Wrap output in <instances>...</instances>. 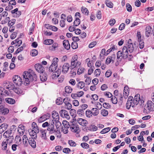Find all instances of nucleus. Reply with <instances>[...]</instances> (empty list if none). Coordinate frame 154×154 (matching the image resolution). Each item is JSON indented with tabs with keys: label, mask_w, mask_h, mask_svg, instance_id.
I'll list each match as a JSON object with an SVG mask.
<instances>
[{
	"label": "nucleus",
	"mask_w": 154,
	"mask_h": 154,
	"mask_svg": "<svg viewBox=\"0 0 154 154\" xmlns=\"http://www.w3.org/2000/svg\"><path fill=\"white\" fill-rule=\"evenodd\" d=\"M105 4L109 8H112L113 7V4L112 2L109 0H106L105 1Z\"/></svg>",
	"instance_id": "nucleus-43"
},
{
	"label": "nucleus",
	"mask_w": 154,
	"mask_h": 154,
	"mask_svg": "<svg viewBox=\"0 0 154 154\" xmlns=\"http://www.w3.org/2000/svg\"><path fill=\"white\" fill-rule=\"evenodd\" d=\"M0 94L2 96H6L9 95L8 91L5 90L4 88L0 87Z\"/></svg>",
	"instance_id": "nucleus-17"
},
{
	"label": "nucleus",
	"mask_w": 154,
	"mask_h": 154,
	"mask_svg": "<svg viewBox=\"0 0 154 154\" xmlns=\"http://www.w3.org/2000/svg\"><path fill=\"white\" fill-rule=\"evenodd\" d=\"M52 117L54 121H57L58 120H59V114L55 111H53L52 113Z\"/></svg>",
	"instance_id": "nucleus-12"
},
{
	"label": "nucleus",
	"mask_w": 154,
	"mask_h": 154,
	"mask_svg": "<svg viewBox=\"0 0 154 154\" xmlns=\"http://www.w3.org/2000/svg\"><path fill=\"white\" fill-rule=\"evenodd\" d=\"M47 130L51 134L53 133L55 131V130L54 129V125L53 124L49 125L47 128Z\"/></svg>",
	"instance_id": "nucleus-22"
},
{
	"label": "nucleus",
	"mask_w": 154,
	"mask_h": 154,
	"mask_svg": "<svg viewBox=\"0 0 154 154\" xmlns=\"http://www.w3.org/2000/svg\"><path fill=\"white\" fill-rule=\"evenodd\" d=\"M129 88L127 86H125L124 89V97L125 98H127L129 94Z\"/></svg>",
	"instance_id": "nucleus-20"
},
{
	"label": "nucleus",
	"mask_w": 154,
	"mask_h": 154,
	"mask_svg": "<svg viewBox=\"0 0 154 154\" xmlns=\"http://www.w3.org/2000/svg\"><path fill=\"white\" fill-rule=\"evenodd\" d=\"M8 143L4 140L2 143V150H6L7 149V146Z\"/></svg>",
	"instance_id": "nucleus-32"
},
{
	"label": "nucleus",
	"mask_w": 154,
	"mask_h": 154,
	"mask_svg": "<svg viewBox=\"0 0 154 154\" xmlns=\"http://www.w3.org/2000/svg\"><path fill=\"white\" fill-rule=\"evenodd\" d=\"M0 107L1 108H0V110H1V112L2 114L5 115L8 113L9 111L7 108L3 107L2 105Z\"/></svg>",
	"instance_id": "nucleus-33"
},
{
	"label": "nucleus",
	"mask_w": 154,
	"mask_h": 154,
	"mask_svg": "<svg viewBox=\"0 0 154 154\" xmlns=\"http://www.w3.org/2000/svg\"><path fill=\"white\" fill-rule=\"evenodd\" d=\"M116 59V55L115 54L112 55L111 56L108 57L106 61V63L107 64H109L110 63L112 62L113 63Z\"/></svg>",
	"instance_id": "nucleus-8"
},
{
	"label": "nucleus",
	"mask_w": 154,
	"mask_h": 154,
	"mask_svg": "<svg viewBox=\"0 0 154 154\" xmlns=\"http://www.w3.org/2000/svg\"><path fill=\"white\" fill-rule=\"evenodd\" d=\"M58 46V44L57 43H54L52 46H50L49 48L50 50L54 51L55 50V49Z\"/></svg>",
	"instance_id": "nucleus-40"
},
{
	"label": "nucleus",
	"mask_w": 154,
	"mask_h": 154,
	"mask_svg": "<svg viewBox=\"0 0 154 154\" xmlns=\"http://www.w3.org/2000/svg\"><path fill=\"white\" fill-rule=\"evenodd\" d=\"M40 133H41V136L42 139L46 140L47 139L46 136L47 131L46 130L42 129L40 130Z\"/></svg>",
	"instance_id": "nucleus-18"
},
{
	"label": "nucleus",
	"mask_w": 154,
	"mask_h": 154,
	"mask_svg": "<svg viewBox=\"0 0 154 154\" xmlns=\"http://www.w3.org/2000/svg\"><path fill=\"white\" fill-rule=\"evenodd\" d=\"M60 116L62 117L66 118L67 119L70 118L68 112L65 110H61L60 112Z\"/></svg>",
	"instance_id": "nucleus-11"
},
{
	"label": "nucleus",
	"mask_w": 154,
	"mask_h": 154,
	"mask_svg": "<svg viewBox=\"0 0 154 154\" xmlns=\"http://www.w3.org/2000/svg\"><path fill=\"white\" fill-rule=\"evenodd\" d=\"M29 133L30 136L32 137L34 139H35L37 137V133H38L39 132H35V130H33L31 129H30L28 131Z\"/></svg>",
	"instance_id": "nucleus-15"
},
{
	"label": "nucleus",
	"mask_w": 154,
	"mask_h": 154,
	"mask_svg": "<svg viewBox=\"0 0 154 154\" xmlns=\"http://www.w3.org/2000/svg\"><path fill=\"white\" fill-rule=\"evenodd\" d=\"M5 101L9 104H13L15 103V100L11 98H7L5 99Z\"/></svg>",
	"instance_id": "nucleus-31"
},
{
	"label": "nucleus",
	"mask_w": 154,
	"mask_h": 154,
	"mask_svg": "<svg viewBox=\"0 0 154 154\" xmlns=\"http://www.w3.org/2000/svg\"><path fill=\"white\" fill-rule=\"evenodd\" d=\"M85 85V84L84 82L80 81L79 82L76 84L77 87L79 89L83 88Z\"/></svg>",
	"instance_id": "nucleus-28"
},
{
	"label": "nucleus",
	"mask_w": 154,
	"mask_h": 154,
	"mask_svg": "<svg viewBox=\"0 0 154 154\" xmlns=\"http://www.w3.org/2000/svg\"><path fill=\"white\" fill-rule=\"evenodd\" d=\"M25 127L22 125H19L18 128V131L20 135H22L25 132Z\"/></svg>",
	"instance_id": "nucleus-21"
},
{
	"label": "nucleus",
	"mask_w": 154,
	"mask_h": 154,
	"mask_svg": "<svg viewBox=\"0 0 154 154\" xmlns=\"http://www.w3.org/2000/svg\"><path fill=\"white\" fill-rule=\"evenodd\" d=\"M35 70L40 73L45 72V68L41 64L37 63L35 65Z\"/></svg>",
	"instance_id": "nucleus-9"
},
{
	"label": "nucleus",
	"mask_w": 154,
	"mask_h": 154,
	"mask_svg": "<svg viewBox=\"0 0 154 154\" xmlns=\"http://www.w3.org/2000/svg\"><path fill=\"white\" fill-rule=\"evenodd\" d=\"M11 135H12V130H11L6 131L4 133L3 135L6 138L9 137Z\"/></svg>",
	"instance_id": "nucleus-34"
},
{
	"label": "nucleus",
	"mask_w": 154,
	"mask_h": 154,
	"mask_svg": "<svg viewBox=\"0 0 154 154\" xmlns=\"http://www.w3.org/2000/svg\"><path fill=\"white\" fill-rule=\"evenodd\" d=\"M77 121L79 125L83 126H86L88 123L86 120L82 118L78 119Z\"/></svg>",
	"instance_id": "nucleus-13"
},
{
	"label": "nucleus",
	"mask_w": 154,
	"mask_h": 154,
	"mask_svg": "<svg viewBox=\"0 0 154 154\" xmlns=\"http://www.w3.org/2000/svg\"><path fill=\"white\" fill-rule=\"evenodd\" d=\"M85 69L82 67L79 68L78 69L77 74L78 75H80L84 72Z\"/></svg>",
	"instance_id": "nucleus-48"
},
{
	"label": "nucleus",
	"mask_w": 154,
	"mask_h": 154,
	"mask_svg": "<svg viewBox=\"0 0 154 154\" xmlns=\"http://www.w3.org/2000/svg\"><path fill=\"white\" fill-rule=\"evenodd\" d=\"M152 28L149 26H147L146 28V35L147 37H148L151 33Z\"/></svg>",
	"instance_id": "nucleus-26"
},
{
	"label": "nucleus",
	"mask_w": 154,
	"mask_h": 154,
	"mask_svg": "<svg viewBox=\"0 0 154 154\" xmlns=\"http://www.w3.org/2000/svg\"><path fill=\"white\" fill-rule=\"evenodd\" d=\"M63 44L64 47L67 50H68L70 48V45L69 41L64 40L63 42Z\"/></svg>",
	"instance_id": "nucleus-27"
},
{
	"label": "nucleus",
	"mask_w": 154,
	"mask_h": 154,
	"mask_svg": "<svg viewBox=\"0 0 154 154\" xmlns=\"http://www.w3.org/2000/svg\"><path fill=\"white\" fill-rule=\"evenodd\" d=\"M58 61V59L57 58H54L52 61V63L51 64L55 65L56 66H58L57 63Z\"/></svg>",
	"instance_id": "nucleus-45"
},
{
	"label": "nucleus",
	"mask_w": 154,
	"mask_h": 154,
	"mask_svg": "<svg viewBox=\"0 0 154 154\" xmlns=\"http://www.w3.org/2000/svg\"><path fill=\"white\" fill-rule=\"evenodd\" d=\"M28 142L29 144L33 148H35L36 146V142L35 140L32 138H29V139Z\"/></svg>",
	"instance_id": "nucleus-23"
},
{
	"label": "nucleus",
	"mask_w": 154,
	"mask_h": 154,
	"mask_svg": "<svg viewBox=\"0 0 154 154\" xmlns=\"http://www.w3.org/2000/svg\"><path fill=\"white\" fill-rule=\"evenodd\" d=\"M8 127V125L6 124H3L0 126V133H2L6 130Z\"/></svg>",
	"instance_id": "nucleus-24"
},
{
	"label": "nucleus",
	"mask_w": 154,
	"mask_h": 154,
	"mask_svg": "<svg viewBox=\"0 0 154 154\" xmlns=\"http://www.w3.org/2000/svg\"><path fill=\"white\" fill-rule=\"evenodd\" d=\"M61 72L60 69H58L56 71L54 72L53 73V74L51 76L52 79H56L60 75Z\"/></svg>",
	"instance_id": "nucleus-14"
},
{
	"label": "nucleus",
	"mask_w": 154,
	"mask_h": 154,
	"mask_svg": "<svg viewBox=\"0 0 154 154\" xmlns=\"http://www.w3.org/2000/svg\"><path fill=\"white\" fill-rule=\"evenodd\" d=\"M110 130V128L108 127L103 129L100 132L101 134H104L108 132Z\"/></svg>",
	"instance_id": "nucleus-49"
},
{
	"label": "nucleus",
	"mask_w": 154,
	"mask_h": 154,
	"mask_svg": "<svg viewBox=\"0 0 154 154\" xmlns=\"http://www.w3.org/2000/svg\"><path fill=\"white\" fill-rule=\"evenodd\" d=\"M15 42H16V46H20L22 44V40H19L18 39H16Z\"/></svg>",
	"instance_id": "nucleus-64"
},
{
	"label": "nucleus",
	"mask_w": 154,
	"mask_h": 154,
	"mask_svg": "<svg viewBox=\"0 0 154 154\" xmlns=\"http://www.w3.org/2000/svg\"><path fill=\"white\" fill-rule=\"evenodd\" d=\"M81 146L84 148L88 149L89 148V145L85 143H81Z\"/></svg>",
	"instance_id": "nucleus-57"
},
{
	"label": "nucleus",
	"mask_w": 154,
	"mask_h": 154,
	"mask_svg": "<svg viewBox=\"0 0 154 154\" xmlns=\"http://www.w3.org/2000/svg\"><path fill=\"white\" fill-rule=\"evenodd\" d=\"M69 69V64L68 63H65L63 66L62 67V72L66 74L67 73Z\"/></svg>",
	"instance_id": "nucleus-10"
},
{
	"label": "nucleus",
	"mask_w": 154,
	"mask_h": 154,
	"mask_svg": "<svg viewBox=\"0 0 154 154\" xmlns=\"http://www.w3.org/2000/svg\"><path fill=\"white\" fill-rule=\"evenodd\" d=\"M10 83L9 82H6L3 83V86L4 87L7 89L10 90L11 85H9Z\"/></svg>",
	"instance_id": "nucleus-50"
},
{
	"label": "nucleus",
	"mask_w": 154,
	"mask_h": 154,
	"mask_svg": "<svg viewBox=\"0 0 154 154\" xmlns=\"http://www.w3.org/2000/svg\"><path fill=\"white\" fill-rule=\"evenodd\" d=\"M100 70L99 69H96L94 72V73L96 77L99 76L100 75Z\"/></svg>",
	"instance_id": "nucleus-55"
},
{
	"label": "nucleus",
	"mask_w": 154,
	"mask_h": 154,
	"mask_svg": "<svg viewBox=\"0 0 154 154\" xmlns=\"http://www.w3.org/2000/svg\"><path fill=\"white\" fill-rule=\"evenodd\" d=\"M71 46L73 49H76L78 48L77 43L75 42H72L71 44Z\"/></svg>",
	"instance_id": "nucleus-58"
},
{
	"label": "nucleus",
	"mask_w": 154,
	"mask_h": 154,
	"mask_svg": "<svg viewBox=\"0 0 154 154\" xmlns=\"http://www.w3.org/2000/svg\"><path fill=\"white\" fill-rule=\"evenodd\" d=\"M63 101L65 105L66 106V108L68 109H70L72 108V105L67 101V99L65 98L63 100Z\"/></svg>",
	"instance_id": "nucleus-19"
},
{
	"label": "nucleus",
	"mask_w": 154,
	"mask_h": 154,
	"mask_svg": "<svg viewBox=\"0 0 154 154\" xmlns=\"http://www.w3.org/2000/svg\"><path fill=\"white\" fill-rule=\"evenodd\" d=\"M40 78L42 82H44L47 80V76L45 72H41L40 74Z\"/></svg>",
	"instance_id": "nucleus-16"
},
{
	"label": "nucleus",
	"mask_w": 154,
	"mask_h": 154,
	"mask_svg": "<svg viewBox=\"0 0 154 154\" xmlns=\"http://www.w3.org/2000/svg\"><path fill=\"white\" fill-rule=\"evenodd\" d=\"M14 140L16 143H19L21 141V137L19 136H16Z\"/></svg>",
	"instance_id": "nucleus-60"
},
{
	"label": "nucleus",
	"mask_w": 154,
	"mask_h": 154,
	"mask_svg": "<svg viewBox=\"0 0 154 154\" xmlns=\"http://www.w3.org/2000/svg\"><path fill=\"white\" fill-rule=\"evenodd\" d=\"M14 92L18 94H23L24 93L19 88H14Z\"/></svg>",
	"instance_id": "nucleus-25"
},
{
	"label": "nucleus",
	"mask_w": 154,
	"mask_h": 154,
	"mask_svg": "<svg viewBox=\"0 0 154 154\" xmlns=\"http://www.w3.org/2000/svg\"><path fill=\"white\" fill-rule=\"evenodd\" d=\"M91 111L92 115L94 116H97L99 113V110L96 108H92L91 110Z\"/></svg>",
	"instance_id": "nucleus-35"
},
{
	"label": "nucleus",
	"mask_w": 154,
	"mask_h": 154,
	"mask_svg": "<svg viewBox=\"0 0 154 154\" xmlns=\"http://www.w3.org/2000/svg\"><path fill=\"white\" fill-rule=\"evenodd\" d=\"M80 20L79 18H76L74 22V24L75 26H77L80 24Z\"/></svg>",
	"instance_id": "nucleus-54"
},
{
	"label": "nucleus",
	"mask_w": 154,
	"mask_h": 154,
	"mask_svg": "<svg viewBox=\"0 0 154 154\" xmlns=\"http://www.w3.org/2000/svg\"><path fill=\"white\" fill-rule=\"evenodd\" d=\"M16 20L15 19H13L8 22V26H12L15 23Z\"/></svg>",
	"instance_id": "nucleus-62"
},
{
	"label": "nucleus",
	"mask_w": 154,
	"mask_h": 154,
	"mask_svg": "<svg viewBox=\"0 0 154 154\" xmlns=\"http://www.w3.org/2000/svg\"><path fill=\"white\" fill-rule=\"evenodd\" d=\"M23 76L24 84H29V83L33 80L36 81L37 76L34 72L31 69L28 71H25L23 72Z\"/></svg>",
	"instance_id": "nucleus-2"
},
{
	"label": "nucleus",
	"mask_w": 154,
	"mask_h": 154,
	"mask_svg": "<svg viewBox=\"0 0 154 154\" xmlns=\"http://www.w3.org/2000/svg\"><path fill=\"white\" fill-rule=\"evenodd\" d=\"M139 42V47L140 49H142L144 47V43L143 40L138 41Z\"/></svg>",
	"instance_id": "nucleus-63"
},
{
	"label": "nucleus",
	"mask_w": 154,
	"mask_h": 154,
	"mask_svg": "<svg viewBox=\"0 0 154 154\" xmlns=\"http://www.w3.org/2000/svg\"><path fill=\"white\" fill-rule=\"evenodd\" d=\"M30 55L32 57H35L37 55L38 52V51L35 49L32 50L30 52Z\"/></svg>",
	"instance_id": "nucleus-39"
},
{
	"label": "nucleus",
	"mask_w": 154,
	"mask_h": 154,
	"mask_svg": "<svg viewBox=\"0 0 154 154\" xmlns=\"http://www.w3.org/2000/svg\"><path fill=\"white\" fill-rule=\"evenodd\" d=\"M144 102V98L143 97H140V95L138 94L135 96L134 100L133 97L129 96L126 103V108L129 109L131 107H134V105H137L138 103L141 105Z\"/></svg>",
	"instance_id": "nucleus-1"
},
{
	"label": "nucleus",
	"mask_w": 154,
	"mask_h": 154,
	"mask_svg": "<svg viewBox=\"0 0 154 154\" xmlns=\"http://www.w3.org/2000/svg\"><path fill=\"white\" fill-rule=\"evenodd\" d=\"M29 139L26 135H24L23 137V144L26 146L28 144Z\"/></svg>",
	"instance_id": "nucleus-30"
},
{
	"label": "nucleus",
	"mask_w": 154,
	"mask_h": 154,
	"mask_svg": "<svg viewBox=\"0 0 154 154\" xmlns=\"http://www.w3.org/2000/svg\"><path fill=\"white\" fill-rule=\"evenodd\" d=\"M126 7L127 11L129 12H131L132 11V7L131 5L129 3H127L126 4Z\"/></svg>",
	"instance_id": "nucleus-56"
},
{
	"label": "nucleus",
	"mask_w": 154,
	"mask_h": 154,
	"mask_svg": "<svg viewBox=\"0 0 154 154\" xmlns=\"http://www.w3.org/2000/svg\"><path fill=\"white\" fill-rule=\"evenodd\" d=\"M111 100L112 103L114 104H116L118 102L117 98L115 96H112V97Z\"/></svg>",
	"instance_id": "nucleus-52"
},
{
	"label": "nucleus",
	"mask_w": 154,
	"mask_h": 154,
	"mask_svg": "<svg viewBox=\"0 0 154 154\" xmlns=\"http://www.w3.org/2000/svg\"><path fill=\"white\" fill-rule=\"evenodd\" d=\"M7 138V139L5 140L6 141V142L8 143V145L10 146V144L14 140V137L12 135L10 136L9 137H8Z\"/></svg>",
	"instance_id": "nucleus-37"
},
{
	"label": "nucleus",
	"mask_w": 154,
	"mask_h": 154,
	"mask_svg": "<svg viewBox=\"0 0 154 154\" xmlns=\"http://www.w3.org/2000/svg\"><path fill=\"white\" fill-rule=\"evenodd\" d=\"M144 109L147 112L154 110V103L151 100L148 101Z\"/></svg>",
	"instance_id": "nucleus-5"
},
{
	"label": "nucleus",
	"mask_w": 154,
	"mask_h": 154,
	"mask_svg": "<svg viewBox=\"0 0 154 154\" xmlns=\"http://www.w3.org/2000/svg\"><path fill=\"white\" fill-rule=\"evenodd\" d=\"M70 128L72 132L78 133L80 131L79 126L77 123H72Z\"/></svg>",
	"instance_id": "nucleus-7"
},
{
	"label": "nucleus",
	"mask_w": 154,
	"mask_h": 154,
	"mask_svg": "<svg viewBox=\"0 0 154 154\" xmlns=\"http://www.w3.org/2000/svg\"><path fill=\"white\" fill-rule=\"evenodd\" d=\"M78 56L76 55L73 56L71 62L70 67L72 69L76 67H78L80 66L81 63L78 60Z\"/></svg>",
	"instance_id": "nucleus-4"
},
{
	"label": "nucleus",
	"mask_w": 154,
	"mask_h": 154,
	"mask_svg": "<svg viewBox=\"0 0 154 154\" xmlns=\"http://www.w3.org/2000/svg\"><path fill=\"white\" fill-rule=\"evenodd\" d=\"M4 67L3 70L4 71H6L8 69V63L7 62H5L4 63Z\"/></svg>",
	"instance_id": "nucleus-59"
},
{
	"label": "nucleus",
	"mask_w": 154,
	"mask_h": 154,
	"mask_svg": "<svg viewBox=\"0 0 154 154\" xmlns=\"http://www.w3.org/2000/svg\"><path fill=\"white\" fill-rule=\"evenodd\" d=\"M54 42V41L51 39L45 40L44 42V43L46 45H50Z\"/></svg>",
	"instance_id": "nucleus-44"
},
{
	"label": "nucleus",
	"mask_w": 154,
	"mask_h": 154,
	"mask_svg": "<svg viewBox=\"0 0 154 154\" xmlns=\"http://www.w3.org/2000/svg\"><path fill=\"white\" fill-rule=\"evenodd\" d=\"M24 47V46H22L18 48L16 51V54H18L21 52V51L23 50Z\"/></svg>",
	"instance_id": "nucleus-61"
},
{
	"label": "nucleus",
	"mask_w": 154,
	"mask_h": 154,
	"mask_svg": "<svg viewBox=\"0 0 154 154\" xmlns=\"http://www.w3.org/2000/svg\"><path fill=\"white\" fill-rule=\"evenodd\" d=\"M47 120V118L45 117L44 115L42 116L38 119V122L39 123L42 122Z\"/></svg>",
	"instance_id": "nucleus-53"
},
{
	"label": "nucleus",
	"mask_w": 154,
	"mask_h": 154,
	"mask_svg": "<svg viewBox=\"0 0 154 154\" xmlns=\"http://www.w3.org/2000/svg\"><path fill=\"white\" fill-rule=\"evenodd\" d=\"M65 91L66 93H70L72 91V88L69 86H67L65 88Z\"/></svg>",
	"instance_id": "nucleus-42"
},
{
	"label": "nucleus",
	"mask_w": 154,
	"mask_h": 154,
	"mask_svg": "<svg viewBox=\"0 0 154 154\" xmlns=\"http://www.w3.org/2000/svg\"><path fill=\"white\" fill-rule=\"evenodd\" d=\"M127 48L130 53H131L132 52L134 49L133 44H128Z\"/></svg>",
	"instance_id": "nucleus-41"
},
{
	"label": "nucleus",
	"mask_w": 154,
	"mask_h": 154,
	"mask_svg": "<svg viewBox=\"0 0 154 154\" xmlns=\"http://www.w3.org/2000/svg\"><path fill=\"white\" fill-rule=\"evenodd\" d=\"M63 127V128H69L70 126L69 125V122L66 120H64L62 122Z\"/></svg>",
	"instance_id": "nucleus-47"
},
{
	"label": "nucleus",
	"mask_w": 154,
	"mask_h": 154,
	"mask_svg": "<svg viewBox=\"0 0 154 154\" xmlns=\"http://www.w3.org/2000/svg\"><path fill=\"white\" fill-rule=\"evenodd\" d=\"M58 66H56L54 65L51 64L49 68V72H54L56 70Z\"/></svg>",
	"instance_id": "nucleus-36"
},
{
	"label": "nucleus",
	"mask_w": 154,
	"mask_h": 154,
	"mask_svg": "<svg viewBox=\"0 0 154 154\" xmlns=\"http://www.w3.org/2000/svg\"><path fill=\"white\" fill-rule=\"evenodd\" d=\"M81 11L82 13L85 15H88L89 12L88 9L84 7H82L81 8Z\"/></svg>",
	"instance_id": "nucleus-38"
},
{
	"label": "nucleus",
	"mask_w": 154,
	"mask_h": 154,
	"mask_svg": "<svg viewBox=\"0 0 154 154\" xmlns=\"http://www.w3.org/2000/svg\"><path fill=\"white\" fill-rule=\"evenodd\" d=\"M32 130L34 131L35 130V132H39V130L35 122H33L32 123Z\"/></svg>",
	"instance_id": "nucleus-29"
},
{
	"label": "nucleus",
	"mask_w": 154,
	"mask_h": 154,
	"mask_svg": "<svg viewBox=\"0 0 154 154\" xmlns=\"http://www.w3.org/2000/svg\"><path fill=\"white\" fill-rule=\"evenodd\" d=\"M128 50L126 46H124L122 49V51H119L117 54V58L118 59H121L122 58L124 59L128 58Z\"/></svg>",
	"instance_id": "nucleus-3"
},
{
	"label": "nucleus",
	"mask_w": 154,
	"mask_h": 154,
	"mask_svg": "<svg viewBox=\"0 0 154 154\" xmlns=\"http://www.w3.org/2000/svg\"><path fill=\"white\" fill-rule=\"evenodd\" d=\"M13 82L16 85L20 86L22 84L23 81L20 77L18 75H15L13 78Z\"/></svg>",
	"instance_id": "nucleus-6"
},
{
	"label": "nucleus",
	"mask_w": 154,
	"mask_h": 154,
	"mask_svg": "<svg viewBox=\"0 0 154 154\" xmlns=\"http://www.w3.org/2000/svg\"><path fill=\"white\" fill-rule=\"evenodd\" d=\"M85 113L86 116L88 118H90L92 116L91 110H87Z\"/></svg>",
	"instance_id": "nucleus-51"
},
{
	"label": "nucleus",
	"mask_w": 154,
	"mask_h": 154,
	"mask_svg": "<svg viewBox=\"0 0 154 154\" xmlns=\"http://www.w3.org/2000/svg\"><path fill=\"white\" fill-rule=\"evenodd\" d=\"M101 113L103 116H106L108 115V112L106 109H102L101 110Z\"/></svg>",
	"instance_id": "nucleus-46"
}]
</instances>
